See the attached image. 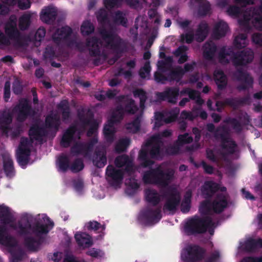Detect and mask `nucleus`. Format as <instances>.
Segmentation results:
<instances>
[{
    "instance_id": "obj_1",
    "label": "nucleus",
    "mask_w": 262,
    "mask_h": 262,
    "mask_svg": "<svg viewBox=\"0 0 262 262\" xmlns=\"http://www.w3.org/2000/svg\"><path fill=\"white\" fill-rule=\"evenodd\" d=\"M10 227L16 231L18 234L24 236L25 246L30 250L37 251L44 241L42 235L49 232L48 226L39 222L31 225L27 218H21L16 224Z\"/></svg>"
},
{
    "instance_id": "obj_2",
    "label": "nucleus",
    "mask_w": 262,
    "mask_h": 262,
    "mask_svg": "<svg viewBox=\"0 0 262 262\" xmlns=\"http://www.w3.org/2000/svg\"><path fill=\"white\" fill-rule=\"evenodd\" d=\"M231 56L233 65L235 67L246 66L251 62L254 58L253 51L249 48H245L241 51L234 52L232 48L226 49L223 47L219 53V58L221 62H229L227 56Z\"/></svg>"
},
{
    "instance_id": "obj_3",
    "label": "nucleus",
    "mask_w": 262,
    "mask_h": 262,
    "mask_svg": "<svg viewBox=\"0 0 262 262\" xmlns=\"http://www.w3.org/2000/svg\"><path fill=\"white\" fill-rule=\"evenodd\" d=\"M173 173L165 171L161 166L144 172L143 181L146 184H156L166 186L172 179Z\"/></svg>"
},
{
    "instance_id": "obj_4",
    "label": "nucleus",
    "mask_w": 262,
    "mask_h": 262,
    "mask_svg": "<svg viewBox=\"0 0 262 262\" xmlns=\"http://www.w3.org/2000/svg\"><path fill=\"white\" fill-rule=\"evenodd\" d=\"M228 206L227 196L222 193L216 194L212 201H203L200 206L199 211L201 215H209L212 212L216 214L222 213Z\"/></svg>"
},
{
    "instance_id": "obj_5",
    "label": "nucleus",
    "mask_w": 262,
    "mask_h": 262,
    "mask_svg": "<svg viewBox=\"0 0 262 262\" xmlns=\"http://www.w3.org/2000/svg\"><path fill=\"white\" fill-rule=\"evenodd\" d=\"M206 128L209 132L214 133L216 139H221V147L222 149L227 150L230 154L235 152L237 144L230 138L225 126H219L215 129L214 125L209 123L207 124Z\"/></svg>"
},
{
    "instance_id": "obj_6",
    "label": "nucleus",
    "mask_w": 262,
    "mask_h": 262,
    "mask_svg": "<svg viewBox=\"0 0 262 262\" xmlns=\"http://www.w3.org/2000/svg\"><path fill=\"white\" fill-rule=\"evenodd\" d=\"M154 143L149 150L147 148H142L139 152L138 159L140 161L141 166L144 168L151 166L154 164L152 159H158L162 156L160 142L152 141L151 139L146 142V145H150Z\"/></svg>"
},
{
    "instance_id": "obj_7",
    "label": "nucleus",
    "mask_w": 262,
    "mask_h": 262,
    "mask_svg": "<svg viewBox=\"0 0 262 262\" xmlns=\"http://www.w3.org/2000/svg\"><path fill=\"white\" fill-rule=\"evenodd\" d=\"M205 215L203 217L195 216L186 223L185 229L188 234L204 233L206 232L208 227L214 224L211 216Z\"/></svg>"
},
{
    "instance_id": "obj_8",
    "label": "nucleus",
    "mask_w": 262,
    "mask_h": 262,
    "mask_svg": "<svg viewBox=\"0 0 262 262\" xmlns=\"http://www.w3.org/2000/svg\"><path fill=\"white\" fill-rule=\"evenodd\" d=\"M99 33L106 43V46L110 47L117 54L123 53L127 51V46L124 41L111 30H107L103 28L99 31Z\"/></svg>"
},
{
    "instance_id": "obj_9",
    "label": "nucleus",
    "mask_w": 262,
    "mask_h": 262,
    "mask_svg": "<svg viewBox=\"0 0 262 262\" xmlns=\"http://www.w3.org/2000/svg\"><path fill=\"white\" fill-rule=\"evenodd\" d=\"M206 250L197 245H189L182 251L181 259L185 262H197L202 260Z\"/></svg>"
},
{
    "instance_id": "obj_10",
    "label": "nucleus",
    "mask_w": 262,
    "mask_h": 262,
    "mask_svg": "<svg viewBox=\"0 0 262 262\" xmlns=\"http://www.w3.org/2000/svg\"><path fill=\"white\" fill-rule=\"evenodd\" d=\"M75 45L76 48L80 52L84 51L85 47H90L89 54L92 57H96L100 55L101 51L99 39L96 37H93L86 39V45L82 42H77L75 40H70L68 46L71 47Z\"/></svg>"
},
{
    "instance_id": "obj_11",
    "label": "nucleus",
    "mask_w": 262,
    "mask_h": 262,
    "mask_svg": "<svg viewBox=\"0 0 262 262\" xmlns=\"http://www.w3.org/2000/svg\"><path fill=\"white\" fill-rule=\"evenodd\" d=\"M162 196L165 200L163 210L175 211L181 201L180 194L177 189L173 187H169L164 191Z\"/></svg>"
},
{
    "instance_id": "obj_12",
    "label": "nucleus",
    "mask_w": 262,
    "mask_h": 262,
    "mask_svg": "<svg viewBox=\"0 0 262 262\" xmlns=\"http://www.w3.org/2000/svg\"><path fill=\"white\" fill-rule=\"evenodd\" d=\"M17 112L16 120L19 122H23L29 117H33L36 114L35 110L32 108L30 101L27 98H21L19 103L14 107Z\"/></svg>"
},
{
    "instance_id": "obj_13",
    "label": "nucleus",
    "mask_w": 262,
    "mask_h": 262,
    "mask_svg": "<svg viewBox=\"0 0 262 262\" xmlns=\"http://www.w3.org/2000/svg\"><path fill=\"white\" fill-rule=\"evenodd\" d=\"M162 218L161 208L159 207L155 209L147 207L142 210L139 215V220L146 225H154L158 223Z\"/></svg>"
},
{
    "instance_id": "obj_14",
    "label": "nucleus",
    "mask_w": 262,
    "mask_h": 262,
    "mask_svg": "<svg viewBox=\"0 0 262 262\" xmlns=\"http://www.w3.org/2000/svg\"><path fill=\"white\" fill-rule=\"evenodd\" d=\"M98 142L96 138L91 139L88 142H76L71 147V152L73 155L88 156L93 150L94 145Z\"/></svg>"
},
{
    "instance_id": "obj_15",
    "label": "nucleus",
    "mask_w": 262,
    "mask_h": 262,
    "mask_svg": "<svg viewBox=\"0 0 262 262\" xmlns=\"http://www.w3.org/2000/svg\"><path fill=\"white\" fill-rule=\"evenodd\" d=\"M233 77L241 84L237 86V90L239 91H245L252 87L253 79L250 74L242 69H238L233 73Z\"/></svg>"
},
{
    "instance_id": "obj_16",
    "label": "nucleus",
    "mask_w": 262,
    "mask_h": 262,
    "mask_svg": "<svg viewBox=\"0 0 262 262\" xmlns=\"http://www.w3.org/2000/svg\"><path fill=\"white\" fill-rule=\"evenodd\" d=\"M180 94L179 89L177 87H168L162 92H157L156 96L160 101H167L171 104H176Z\"/></svg>"
},
{
    "instance_id": "obj_17",
    "label": "nucleus",
    "mask_w": 262,
    "mask_h": 262,
    "mask_svg": "<svg viewBox=\"0 0 262 262\" xmlns=\"http://www.w3.org/2000/svg\"><path fill=\"white\" fill-rule=\"evenodd\" d=\"M106 175L110 178L108 181L111 185L118 186L123 180L124 172L121 169H116L113 165H109L106 168Z\"/></svg>"
},
{
    "instance_id": "obj_18",
    "label": "nucleus",
    "mask_w": 262,
    "mask_h": 262,
    "mask_svg": "<svg viewBox=\"0 0 262 262\" xmlns=\"http://www.w3.org/2000/svg\"><path fill=\"white\" fill-rule=\"evenodd\" d=\"M116 100L119 103L118 105H121L124 114H134L138 110L135 100L132 98L124 95H120L117 97Z\"/></svg>"
},
{
    "instance_id": "obj_19",
    "label": "nucleus",
    "mask_w": 262,
    "mask_h": 262,
    "mask_svg": "<svg viewBox=\"0 0 262 262\" xmlns=\"http://www.w3.org/2000/svg\"><path fill=\"white\" fill-rule=\"evenodd\" d=\"M5 32L7 38L10 40L18 41L20 39L21 34L17 28L16 22L10 20L5 25Z\"/></svg>"
},
{
    "instance_id": "obj_20",
    "label": "nucleus",
    "mask_w": 262,
    "mask_h": 262,
    "mask_svg": "<svg viewBox=\"0 0 262 262\" xmlns=\"http://www.w3.org/2000/svg\"><path fill=\"white\" fill-rule=\"evenodd\" d=\"M72 30L69 26L62 27L57 29L52 35V39L54 42L59 44L63 40H67L71 35Z\"/></svg>"
},
{
    "instance_id": "obj_21",
    "label": "nucleus",
    "mask_w": 262,
    "mask_h": 262,
    "mask_svg": "<svg viewBox=\"0 0 262 262\" xmlns=\"http://www.w3.org/2000/svg\"><path fill=\"white\" fill-rule=\"evenodd\" d=\"M57 15V11L55 8L48 6L43 9L40 13V19L47 24H53Z\"/></svg>"
},
{
    "instance_id": "obj_22",
    "label": "nucleus",
    "mask_w": 262,
    "mask_h": 262,
    "mask_svg": "<svg viewBox=\"0 0 262 262\" xmlns=\"http://www.w3.org/2000/svg\"><path fill=\"white\" fill-rule=\"evenodd\" d=\"M115 164L117 167L120 168L125 166L124 171L129 175L133 172V165L132 160L128 156L123 155L117 157L115 160Z\"/></svg>"
},
{
    "instance_id": "obj_23",
    "label": "nucleus",
    "mask_w": 262,
    "mask_h": 262,
    "mask_svg": "<svg viewBox=\"0 0 262 262\" xmlns=\"http://www.w3.org/2000/svg\"><path fill=\"white\" fill-rule=\"evenodd\" d=\"M45 124L47 128L57 132L61 124L60 118L56 113L49 114L45 118Z\"/></svg>"
},
{
    "instance_id": "obj_24",
    "label": "nucleus",
    "mask_w": 262,
    "mask_h": 262,
    "mask_svg": "<svg viewBox=\"0 0 262 262\" xmlns=\"http://www.w3.org/2000/svg\"><path fill=\"white\" fill-rule=\"evenodd\" d=\"M77 130L76 125L70 126L64 132L60 141V145L62 147L67 148L69 147L71 143L74 140L75 133Z\"/></svg>"
},
{
    "instance_id": "obj_25",
    "label": "nucleus",
    "mask_w": 262,
    "mask_h": 262,
    "mask_svg": "<svg viewBox=\"0 0 262 262\" xmlns=\"http://www.w3.org/2000/svg\"><path fill=\"white\" fill-rule=\"evenodd\" d=\"M46 129L42 127L39 126L38 124H34L32 125L29 130L28 135L33 142V140L39 141L42 140L43 137L46 135Z\"/></svg>"
},
{
    "instance_id": "obj_26",
    "label": "nucleus",
    "mask_w": 262,
    "mask_h": 262,
    "mask_svg": "<svg viewBox=\"0 0 262 262\" xmlns=\"http://www.w3.org/2000/svg\"><path fill=\"white\" fill-rule=\"evenodd\" d=\"M106 151L103 149L97 148L95 150L93 158V163L96 167L102 168L106 164Z\"/></svg>"
},
{
    "instance_id": "obj_27",
    "label": "nucleus",
    "mask_w": 262,
    "mask_h": 262,
    "mask_svg": "<svg viewBox=\"0 0 262 262\" xmlns=\"http://www.w3.org/2000/svg\"><path fill=\"white\" fill-rule=\"evenodd\" d=\"M75 238L78 245L83 248H89L93 244L91 237L85 232L76 233Z\"/></svg>"
},
{
    "instance_id": "obj_28",
    "label": "nucleus",
    "mask_w": 262,
    "mask_h": 262,
    "mask_svg": "<svg viewBox=\"0 0 262 262\" xmlns=\"http://www.w3.org/2000/svg\"><path fill=\"white\" fill-rule=\"evenodd\" d=\"M214 79L217 89L223 90L227 87L228 78L222 70H215L213 73Z\"/></svg>"
},
{
    "instance_id": "obj_29",
    "label": "nucleus",
    "mask_w": 262,
    "mask_h": 262,
    "mask_svg": "<svg viewBox=\"0 0 262 262\" xmlns=\"http://www.w3.org/2000/svg\"><path fill=\"white\" fill-rule=\"evenodd\" d=\"M219 189L217 183L213 181L206 182L202 187V194L205 198H210Z\"/></svg>"
},
{
    "instance_id": "obj_30",
    "label": "nucleus",
    "mask_w": 262,
    "mask_h": 262,
    "mask_svg": "<svg viewBox=\"0 0 262 262\" xmlns=\"http://www.w3.org/2000/svg\"><path fill=\"white\" fill-rule=\"evenodd\" d=\"M203 57L207 60H211L217 51V46L215 43L212 41L206 42L203 47Z\"/></svg>"
},
{
    "instance_id": "obj_31",
    "label": "nucleus",
    "mask_w": 262,
    "mask_h": 262,
    "mask_svg": "<svg viewBox=\"0 0 262 262\" xmlns=\"http://www.w3.org/2000/svg\"><path fill=\"white\" fill-rule=\"evenodd\" d=\"M0 219L2 223L4 225L13 224V215L11 213L9 208L4 205H0ZM11 225V224L10 226Z\"/></svg>"
},
{
    "instance_id": "obj_32",
    "label": "nucleus",
    "mask_w": 262,
    "mask_h": 262,
    "mask_svg": "<svg viewBox=\"0 0 262 262\" xmlns=\"http://www.w3.org/2000/svg\"><path fill=\"white\" fill-rule=\"evenodd\" d=\"M12 122V115L6 111L0 114L1 129L5 133H7L11 129L10 125Z\"/></svg>"
},
{
    "instance_id": "obj_33",
    "label": "nucleus",
    "mask_w": 262,
    "mask_h": 262,
    "mask_svg": "<svg viewBox=\"0 0 262 262\" xmlns=\"http://www.w3.org/2000/svg\"><path fill=\"white\" fill-rule=\"evenodd\" d=\"M209 31L208 24L205 21H201L195 33V40L199 42L203 41L207 36Z\"/></svg>"
},
{
    "instance_id": "obj_34",
    "label": "nucleus",
    "mask_w": 262,
    "mask_h": 262,
    "mask_svg": "<svg viewBox=\"0 0 262 262\" xmlns=\"http://www.w3.org/2000/svg\"><path fill=\"white\" fill-rule=\"evenodd\" d=\"M145 198L146 201L153 206L158 205L161 201L160 196L157 191L152 189L145 190Z\"/></svg>"
},
{
    "instance_id": "obj_35",
    "label": "nucleus",
    "mask_w": 262,
    "mask_h": 262,
    "mask_svg": "<svg viewBox=\"0 0 262 262\" xmlns=\"http://www.w3.org/2000/svg\"><path fill=\"white\" fill-rule=\"evenodd\" d=\"M229 27L228 24L223 21L217 23L213 31V37L216 39H220L225 36L228 30Z\"/></svg>"
},
{
    "instance_id": "obj_36",
    "label": "nucleus",
    "mask_w": 262,
    "mask_h": 262,
    "mask_svg": "<svg viewBox=\"0 0 262 262\" xmlns=\"http://www.w3.org/2000/svg\"><path fill=\"white\" fill-rule=\"evenodd\" d=\"M31 150L30 149H18L16 153L17 161L19 165L25 167L29 163Z\"/></svg>"
},
{
    "instance_id": "obj_37",
    "label": "nucleus",
    "mask_w": 262,
    "mask_h": 262,
    "mask_svg": "<svg viewBox=\"0 0 262 262\" xmlns=\"http://www.w3.org/2000/svg\"><path fill=\"white\" fill-rule=\"evenodd\" d=\"M3 169L6 176L12 178L14 175V168L12 159L9 156L3 157Z\"/></svg>"
},
{
    "instance_id": "obj_38",
    "label": "nucleus",
    "mask_w": 262,
    "mask_h": 262,
    "mask_svg": "<svg viewBox=\"0 0 262 262\" xmlns=\"http://www.w3.org/2000/svg\"><path fill=\"white\" fill-rule=\"evenodd\" d=\"M169 70V72L167 74L168 81L169 82L176 81L177 82L180 81L184 76L183 68L178 66L175 69Z\"/></svg>"
},
{
    "instance_id": "obj_39",
    "label": "nucleus",
    "mask_w": 262,
    "mask_h": 262,
    "mask_svg": "<svg viewBox=\"0 0 262 262\" xmlns=\"http://www.w3.org/2000/svg\"><path fill=\"white\" fill-rule=\"evenodd\" d=\"M57 108L61 111L62 119L68 120L71 117V110L68 100H63L57 105Z\"/></svg>"
},
{
    "instance_id": "obj_40",
    "label": "nucleus",
    "mask_w": 262,
    "mask_h": 262,
    "mask_svg": "<svg viewBox=\"0 0 262 262\" xmlns=\"http://www.w3.org/2000/svg\"><path fill=\"white\" fill-rule=\"evenodd\" d=\"M124 113L121 105H117L112 113L108 122L112 124H115L120 122L123 118Z\"/></svg>"
},
{
    "instance_id": "obj_41",
    "label": "nucleus",
    "mask_w": 262,
    "mask_h": 262,
    "mask_svg": "<svg viewBox=\"0 0 262 262\" xmlns=\"http://www.w3.org/2000/svg\"><path fill=\"white\" fill-rule=\"evenodd\" d=\"M115 124L109 123L107 121V124H105L103 128V134L105 139L108 143H112L115 139V134L116 130L114 127Z\"/></svg>"
},
{
    "instance_id": "obj_42",
    "label": "nucleus",
    "mask_w": 262,
    "mask_h": 262,
    "mask_svg": "<svg viewBox=\"0 0 262 262\" xmlns=\"http://www.w3.org/2000/svg\"><path fill=\"white\" fill-rule=\"evenodd\" d=\"M77 117L80 123L83 124H88L90 123V119L94 118L93 113L89 110L86 115L83 108L77 111Z\"/></svg>"
},
{
    "instance_id": "obj_43",
    "label": "nucleus",
    "mask_w": 262,
    "mask_h": 262,
    "mask_svg": "<svg viewBox=\"0 0 262 262\" xmlns=\"http://www.w3.org/2000/svg\"><path fill=\"white\" fill-rule=\"evenodd\" d=\"M9 252L11 254L10 262H18L22 259L24 252L21 248L15 247L9 249Z\"/></svg>"
},
{
    "instance_id": "obj_44",
    "label": "nucleus",
    "mask_w": 262,
    "mask_h": 262,
    "mask_svg": "<svg viewBox=\"0 0 262 262\" xmlns=\"http://www.w3.org/2000/svg\"><path fill=\"white\" fill-rule=\"evenodd\" d=\"M58 161L59 168L61 171L65 172L69 169H70V161L68 156L62 154L59 157Z\"/></svg>"
},
{
    "instance_id": "obj_45",
    "label": "nucleus",
    "mask_w": 262,
    "mask_h": 262,
    "mask_svg": "<svg viewBox=\"0 0 262 262\" xmlns=\"http://www.w3.org/2000/svg\"><path fill=\"white\" fill-rule=\"evenodd\" d=\"M245 247L249 251H253L258 248H262V239L250 238L246 242Z\"/></svg>"
},
{
    "instance_id": "obj_46",
    "label": "nucleus",
    "mask_w": 262,
    "mask_h": 262,
    "mask_svg": "<svg viewBox=\"0 0 262 262\" xmlns=\"http://www.w3.org/2000/svg\"><path fill=\"white\" fill-rule=\"evenodd\" d=\"M134 97L140 99V107L143 109L145 107V103L147 99L146 93L142 89H137L134 91Z\"/></svg>"
},
{
    "instance_id": "obj_47",
    "label": "nucleus",
    "mask_w": 262,
    "mask_h": 262,
    "mask_svg": "<svg viewBox=\"0 0 262 262\" xmlns=\"http://www.w3.org/2000/svg\"><path fill=\"white\" fill-rule=\"evenodd\" d=\"M224 122L231 125L233 129L237 133H240L243 130V126L241 122L235 118L229 117L225 119Z\"/></svg>"
},
{
    "instance_id": "obj_48",
    "label": "nucleus",
    "mask_w": 262,
    "mask_h": 262,
    "mask_svg": "<svg viewBox=\"0 0 262 262\" xmlns=\"http://www.w3.org/2000/svg\"><path fill=\"white\" fill-rule=\"evenodd\" d=\"M0 244L9 249L16 247L17 243L15 239L8 233L0 241Z\"/></svg>"
},
{
    "instance_id": "obj_49",
    "label": "nucleus",
    "mask_w": 262,
    "mask_h": 262,
    "mask_svg": "<svg viewBox=\"0 0 262 262\" xmlns=\"http://www.w3.org/2000/svg\"><path fill=\"white\" fill-rule=\"evenodd\" d=\"M84 167L83 160L81 158L75 159L71 164L70 170L73 173H77L81 171Z\"/></svg>"
},
{
    "instance_id": "obj_50",
    "label": "nucleus",
    "mask_w": 262,
    "mask_h": 262,
    "mask_svg": "<svg viewBox=\"0 0 262 262\" xmlns=\"http://www.w3.org/2000/svg\"><path fill=\"white\" fill-rule=\"evenodd\" d=\"M172 135V132L169 129H165L164 130L160 132L159 133L152 136L151 137L152 141H156L163 144L162 138H168Z\"/></svg>"
},
{
    "instance_id": "obj_51",
    "label": "nucleus",
    "mask_w": 262,
    "mask_h": 262,
    "mask_svg": "<svg viewBox=\"0 0 262 262\" xmlns=\"http://www.w3.org/2000/svg\"><path fill=\"white\" fill-rule=\"evenodd\" d=\"M96 17L99 24L104 25L108 21V13L104 8L100 9L96 13Z\"/></svg>"
},
{
    "instance_id": "obj_52",
    "label": "nucleus",
    "mask_w": 262,
    "mask_h": 262,
    "mask_svg": "<svg viewBox=\"0 0 262 262\" xmlns=\"http://www.w3.org/2000/svg\"><path fill=\"white\" fill-rule=\"evenodd\" d=\"M204 3H199L198 14L201 16H205L210 13L211 5L209 2L205 0Z\"/></svg>"
},
{
    "instance_id": "obj_53",
    "label": "nucleus",
    "mask_w": 262,
    "mask_h": 262,
    "mask_svg": "<svg viewBox=\"0 0 262 262\" xmlns=\"http://www.w3.org/2000/svg\"><path fill=\"white\" fill-rule=\"evenodd\" d=\"M247 35L245 34H239L235 37L233 43L235 48L237 49H242L246 46V41L247 39Z\"/></svg>"
},
{
    "instance_id": "obj_54",
    "label": "nucleus",
    "mask_w": 262,
    "mask_h": 262,
    "mask_svg": "<svg viewBox=\"0 0 262 262\" xmlns=\"http://www.w3.org/2000/svg\"><path fill=\"white\" fill-rule=\"evenodd\" d=\"M94 31V27L90 21H84L81 27V32L83 35H89Z\"/></svg>"
},
{
    "instance_id": "obj_55",
    "label": "nucleus",
    "mask_w": 262,
    "mask_h": 262,
    "mask_svg": "<svg viewBox=\"0 0 262 262\" xmlns=\"http://www.w3.org/2000/svg\"><path fill=\"white\" fill-rule=\"evenodd\" d=\"M129 143L130 140L128 138H123L120 140L115 145V151L117 153H121L124 151L129 145Z\"/></svg>"
},
{
    "instance_id": "obj_56",
    "label": "nucleus",
    "mask_w": 262,
    "mask_h": 262,
    "mask_svg": "<svg viewBox=\"0 0 262 262\" xmlns=\"http://www.w3.org/2000/svg\"><path fill=\"white\" fill-rule=\"evenodd\" d=\"M141 126V119L139 116L136 117L132 122L127 124L126 128L131 129L136 133L139 131Z\"/></svg>"
},
{
    "instance_id": "obj_57",
    "label": "nucleus",
    "mask_w": 262,
    "mask_h": 262,
    "mask_svg": "<svg viewBox=\"0 0 262 262\" xmlns=\"http://www.w3.org/2000/svg\"><path fill=\"white\" fill-rule=\"evenodd\" d=\"M30 15L25 14L21 16L19 19V27L21 30H26L30 25Z\"/></svg>"
},
{
    "instance_id": "obj_58",
    "label": "nucleus",
    "mask_w": 262,
    "mask_h": 262,
    "mask_svg": "<svg viewBox=\"0 0 262 262\" xmlns=\"http://www.w3.org/2000/svg\"><path fill=\"white\" fill-rule=\"evenodd\" d=\"M233 102V100L231 98H226L223 101H217L215 103V105L217 107L216 111L220 113L222 112L226 105L232 107V105H234Z\"/></svg>"
},
{
    "instance_id": "obj_59",
    "label": "nucleus",
    "mask_w": 262,
    "mask_h": 262,
    "mask_svg": "<svg viewBox=\"0 0 262 262\" xmlns=\"http://www.w3.org/2000/svg\"><path fill=\"white\" fill-rule=\"evenodd\" d=\"M83 126H89L90 127L87 132L86 135L88 137H91L97 131L98 128V123L96 120L93 119H90V123L88 124H83Z\"/></svg>"
},
{
    "instance_id": "obj_60",
    "label": "nucleus",
    "mask_w": 262,
    "mask_h": 262,
    "mask_svg": "<svg viewBox=\"0 0 262 262\" xmlns=\"http://www.w3.org/2000/svg\"><path fill=\"white\" fill-rule=\"evenodd\" d=\"M123 0H103V5L105 8L110 10L114 8L121 6Z\"/></svg>"
},
{
    "instance_id": "obj_61",
    "label": "nucleus",
    "mask_w": 262,
    "mask_h": 262,
    "mask_svg": "<svg viewBox=\"0 0 262 262\" xmlns=\"http://www.w3.org/2000/svg\"><path fill=\"white\" fill-rule=\"evenodd\" d=\"M151 71V66L150 62L147 61L144 63L143 67L141 68L139 71V75L142 79H145L147 75H149Z\"/></svg>"
},
{
    "instance_id": "obj_62",
    "label": "nucleus",
    "mask_w": 262,
    "mask_h": 262,
    "mask_svg": "<svg viewBox=\"0 0 262 262\" xmlns=\"http://www.w3.org/2000/svg\"><path fill=\"white\" fill-rule=\"evenodd\" d=\"M177 143H179L181 146L186 144H189L193 141V138L189 136L188 133H185L183 135H179Z\"/></svg>"
},
{
    "instance_id": "obj_63",
    "label": "nucleus",
    "mask_w": 262,
    "mask_h": 262,
    "mask_svg": "<svg viewBox=\"0 0 262 262\" xmlns=\"http://www.w3.org/2000/svg\"><path fill=\"white\" fill-rule=\"evenodd\" d=\"M227 12L230 16L238 17L242 14V10L236 5H230L227 8Z\"/></svg>"
},
{
    "instance_id": "obj_64",
    "label": "nucleus",
    "mask_w": 262,
    "mask_h": 262,
    "mask_svg": "<svg viewBox=\"0 0 262 262\" xmlns=\"http://www.w3.org/2000/svg\"><path fill=\"white\" fill-rule=\"evenodd\" d=\"M114 21L117 23L126 26L127 24V19L124 16L122 12L121 11H117L116 12L114 16Z\"/></svg>"
}]
</instances>
